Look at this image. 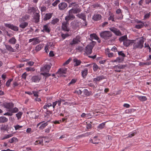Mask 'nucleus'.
<instances>
[{"label":"nucleus","mask_w":151,"mask_h":151,"mask_svg":"<svg viewBox=\"0 0 151 151\" xmlns=\"http://www.w3.org/2000/svg\"><path fill=\"white\" fill-rule=\"evenodd\" d=\"M144 42V41L143 38L137 40H134V42H133V49H142L143 47Z\"/></svg>","instance_id":"obj_1"},{"label":"nucleus","mask_w":151,"mask_h":151,"mask_svg":"<svg viewBox=\"0 0 151 151\" xmlns=\"http://www.w3.org/2000/svg\"><path fill=\"white\" fill-rule=\"evenodd\" d=\"M112 33L109 31H104L100 33V35L101 38L105 40H107L112 36Z\"/></svg>","instance_id":"obj_2"},{"label":"nucleus","mask_w":151,"mask_h":151,"mask_svg":"<svg viewBox=\"0 0 151 151\" xmlns=\"http://www.w3.org/2000/svg\"><path fill=\"white\" fill-rule=\"evenodd\" d=\"M81 24V23L80 22L73 21L71 23L70 25L73 29H79V26Z\"/></svg>","instance_id":"obj_3"},{"label":"nucleus","mask_w":151,"mask_h":151,"mask_svg":"<svg viewBox=\"0 0 151 151\" xmlns=\"http://www.w3.org/2000/svg\"><path fill=\"white\" fill-rule=\"evenodd\" d=\"M94 45L93 44V43L92 42L90 43L89 45H87L86 48V52L88 54H90L91 53L92 50L94 46Z\"/></svg>","instance_id":"obj_4"},{"label":"nucleus","mask_w":151,"mask_h":151,"mask_svg":"<svg viewBox=\"0 0 151 151\" xmlns=\"http://www.w3.org/2000/svg\"><path fill=\"white\" fill-rule=\"evenodd\" d=\"M69 24L68 22L66 21L62 22V27L64 31L69 32L70 29L68 27Z\"/></svg>","instance_id":"obj_5"},{"label":"nucleus","mask_w":151,"mask_h":151,"mask_svg":"<svg viewBox=\"0 0 151 151\" xmlns=\"http://www.w3.org/2000/svg\"><path fill=\"white\" fill-rule=\"evenodd\" d=\"M5 25L6 27H8L14 31H18L19 30L17 27L10 24H5Z\"/></svg>","instance_id":"obj_6"},{"label":"nucleus","mask_w":151,"mask_h":151,"mask_svg":"<svg viewBox=\"0 0 151 151\" xmlns=\"http://www.w3.org/2000/svg\"><path fill=\"white\" fill-rule=\"evenodd\" d=\"M68 6L67 3L65 2H61L58 4L59 9L60 10H64Z\"/></svg>","instance_id":"obj_7"},{"label":"nucleus","mask_w":151,"mask_h":151,"mask_svg":"<svg viewBox=\"0 0 151 151\" xmlns=\"http://www.w3.org/2000/svg\"><path fill=\"white\" fill-rule=\"evenodd\" d=\"M110 30L117 36L121 35V33L119 30L116 28L114 27L110 28Z\"/></svg>","instance_id":"obj_8"},{"label":"nucleus","mask_w":151,"mask_h":151,"mask_svg":"<svg viewBox=\"0 0 151 151\" xmlns=\"http://www.w3.org/2000/svg\"><path fill=\"white\" fill-rule=\"evenodd\" d=\"M75 18V16L73 14L68 13V15H67L65 18V19L68 22L69 20H72Z\"/></svg>","instance_id":"obj_9"},{"label":"nucleus","mask_w":151,"mask_h":151,"mask_svg":"<svg viewBox=\"0 0 151 151\" xmlns=\"http://www.w3.org/2000/svg\"><path fill=\"white\" fill-rule=\"evenodd\" d=\"M80 9L78 8H72L68 11V13L72 14H76L81 12Z\"/></svg>","instance_id":"obj_10"},{"label":"nucleus","mask_w":151,"mask_h":151,"mask_svg":"<svg viewBox=\"0 0 151 151\" xmlns=\"http://www.w3.org/2000/svg\"><path fill=\"white\" fill-rule=\"evenodd\" d=\"M134 40H128L127 39L123 42V44L126 47L128 46L129 45H132L134 42Z\"/></svg>","instance_id":"obj_11"},{"label":"nucleus","mask_w":151,"mask_h":151,"mask_svg":"<svg viewBox=\"0 0 151 151\" xmlns=\"http://www.w3.org/2000/svg\"><path fill=\"white\" fill-rule=\"evenodd\" d=\"M41 77L38 76H33L31 79L32 82L37 83L41 79Z\"/></svg>","instance_id":"obj_12"},{"label":"nucleus","mask_w":151,"mask_h":151,"mask_svg":"<svg viewBox=\"0 0 151 151\" xmlns=\"http://www.w3.org/2000/svg\"><path fill=\"white\" fill-rule=\"evenodd\" d=\"M79 40V37L78 36L76 37V38L73 39L72 41L70 43V44L73 45L78 44V42H80Z\"/></svg>","instance_id":"obj_13"},{"label":"nucleus","mask_w":151,"mask_h":151,"mask_svg":"<svg viewBox=\"0 0 151 151\" xmlns=\"http://www.w3.org/2000/svg\"><path fill=\"white\" fill-rule=\"evenodd\" d=\"M3 104L5 108L6 109H11L14 106V104L12 103L5 102Z\"/></svg>","instance_id":"obj_14"},{"label":"nucleus","mask_w":151,"mask_h":151,"mask_svg":"<svg viewBox=\"0 0 151 151\" xmlns=\"http://www.w3.org/2000/svg\"><path fill=\"white\" fill-rule=\"evenodd\" d=\"M50 67L49 65H46L41 69V70L43 72H48L50 70Z\"/></svg>","instance_id":"obj_15"},{"label":"nucleus","mask_w":151,"mask_h":151,"mask_svg":"<svg viewBox=\"0 0 151 151\" xmlns=\"http://www.w3.org/2000/svg\"><path fill=\"white\" fill-rule=\"evenodd\" d=\"M104 78H105L104 76H99L94 78L93 79V81L95 82H96L102 80Z\"/></svg>","instance_id":"obj_16"},{"label":"nucleus","mask_w":151,"mask_h":151,"mask_svg":"<svg viewBox=\"0 0 151 151\" xmlns=\"http://www.w3.org/2000/svg\"><path fill=\"white\" fill-rule=\"evenodd\" d=\"M77 16H78L79 18L82 19L84 21H85L86 20V15L85 14L83 13H81L80 14H78L77 15Z\"/></svg>","instance_id":"obj_17"},{"label":"nucleus","mask_w":151,"mask_h":151,"mask_svg":"<svg viewBox=\"0 0 151 151\" xmlns=\"http://www.w3.org/2000/svg\"><path fill=\"white\" fill-rule=\"evenodd\" d=\"M126 65H121L120 64H118L117 65L114 66V69H123L124 68L126 67Z\"/></svg>","instance_id":"obj_18"},{"label":"nucleus","mask_w":151,"mask_h":151,"mask_svg":"<svg viewBox=\"0 0 151 151\" xmlns=\"http://www.w3.org/2000/svg\"><path fill=\"white\" fill-rule=\"evenodd\" d=\"M6 49L8 51L12 52H15L14 49L10 45H5Z\"/></svg>","instance_id":"obj_19"},{"label":"nucleus","mask_w":151,"mask_h":151,"mask_svg":"<svg viewBox=\"0 0 151 151\" xmlns=\"http://www.w3.org/2000/svg\"><path fill=\"white\" fill-rule=\"evenodd\" d=\"M101 16L99 14H95L93 17V19L96 21L99 20L101 18Z\"/></svg>","instance_id":"obj_20"},{"label":"nucleus","mask_w":151,"mask_h":151,"mask_svg":"<svg viewBox=\"0 0 151 151\" xmlns=\"http://www.w3.org/2000/svg\"><path fill=\"white\" fill-rule=\"evenodd\" d=\"M67 70V69L66 68H60L59 70L57 73L60 74L61 73L64 74L66 73Z\"/></svg>","instance_id":"obj_21"},{"label":"nucleus","mask_w":151,"mask_h":151,"mask_svg":"<svg viewBox=\"0 0 151 151\" xmlns=\"http://www.w3.org/2000/svg\"><path fill=\"white\" fill-rule=\"evenodd\" d=\"M52 16V14L50 13L46 14L43 18L44 21H46L50 19Z\"/></svg>","instance_id":"obj_22"},{"label":"nucleus","mask_w":151,"mask_h":151,"mask_svg":"<svg viewBox=\"0 0 151 151\" xmlns=\"http://www.w3.org/2000/svg\"><path fill=\"white\" fill-rule=\"evenodd\" d=\"M40 18V15L38 13H36L35 15L34 19H35V22L37 23L39 22Z\"/></svg>","instance_id":"obj_23"},{"label":"nucleus","mask_w":151,"mask_h":151,"mask_svg":"<svg viewBox=\"0 0 151 151\" xmlns=\"http://www.w3.org/2000/svg\"><path fill=\"white\" fill-rule=\"evenodd\" d=\"M29 115L32 118H34L36 119L37 118L38 116L35 115V111H29Z\"/></svg>","instance_id":"obj_24"},{"label":"nucleus","mask_w":151,"mask_h":151,"mask_svg":"<svg viewBox=\"0 0 151 151\" xmlns=\"http://www.w3.org/2000/svg\"><path fill=\"white\" fill-rule=\"evenodd\" d=\"M8 42L10 44L14 45L16 42V40L14 37H12L9 40Z\"/></svg>","instance_id":"obj_25"},{"label":"nucleus","mask_w":151,"mask_h":151,"mask_svg":"<svg viewBox=\"0 0 151 151\" xmlns=\"http://www.w3.org/2000/svg\"><path fill=\"white\" fill-rule=\"evenodd\" d=\"M73 61L75 63V64L74 65L75 66H78L80 64L81 62L80 60H78L76 58L73 59Z\"/></svg>","instance_id":"obj_26"},{"label":"nucleus","mask_w":151,"mask_h":151,"mask_svg":"<svg viewBox=\"0 0 151 151\" xmlns=\"http://www.w3.org/2000/svg\"><path fill=\"white\" fill-rule=\"evenodd\" d=\"M43 30L48 33H49L50 32V29L48 27V24L45 25L43 26Z\"/></svg>","instance_id":"obj_27"},{"label":"nucleus","mask_w":151,"mask_h":151,"mask_svg":"<svg viewBox=\"0 0 151 151\" xmlns=\"http://www.w3.org/2000/svg\"><path fill=\"white\" fill-rule=\"evenodd\" d=\"M28 25V24L27 22H24L21 23L19 25V27L22 28L24 29Z\"/></svg>","instance_id":"obj_28"},{"label":"nucleus","mask_w":151,"mask_h":151,"mask_svg":"<svg viewBox=\"0 0 151 151\" xmlns=\"http://www.w3.org/2000/svg\"><path fill=\"white\" fill-rule=\"evenodd\" d=\"M137 97L140 101H145L147 99L146 97L145 96H138Z\"/></svg>","instance_id":"obj_29"},{"label":"nucleus","mask_w":151,"mask_h":151,"mask_svg":"<svg viewBox=\"0 0 151 151\" xmlns=\"http://www.w3.org/2000/svg\"><path fill=\"white\" fill-rule=\"evenodd\" d=\"M36 11V9L33 7H31L29 8L28 10V12L31 13L32 12H35Z\"/></svg>","instance_id":"obj_30"},{"label":"nucleus","mask_w":151,"mask_h":151,"mask_svg":"<svg viewBox=\"0 0 151 151\" xmlns=\"http://www.w3.org/2000/svg\"><path fill=\"white\" fill-rule=\"evenodd\" d=\"M88 70L87 68H85L83 71H82V75L83 78H84L87 75Z\"/></svg>","instance_id":"obj_31"},{"label":"nucleus","mask_w":151,"mask_h":151,"mask_svg":"<svg viewBox=\"0 0 151 151\" xmlns=\"http://www.w3.org/2000/svg\"><path fill=\"white\" fill-rule=\"evenodd\" d=\"M7 121L8 119L4 116L0 117V123H4Z\"/></svg>","instance_id":"obj_32"},{"label":"nucleus","mask_w":151,"mask_h":151,"mask_svg":"<svg viewBox=\"0 0 151 151\" xmlns=\"http://www.w3.org/2000/svg\"><path fill=\"white\" fill-rule=\"evenodd\" d=\"M127 38V36L126 35L124 36H122L121 37H120L119 38V41L120 42H123H123H124V41L126 40Z\"/></svg>","instance_id":"obj_33"},{"label":"nucleus","mask_w":151,"mask_h":151,"mask_svg":"<svg viewBox=\"0 0 151 151\" xmlns=\"http://www.w3.org/2000/svg\"><path fill=\"white\" fill-rule=\"evenodd\" d=\"M144 24L143 23H141V24L136 25L135 26V28L137 29H139L143 27Z\"/></svg>","instance_id":"obj_34"},{"label":"nucleus","mask_w":151,"mask_h":151,"mask_svg":"<svg viewBox=\"0 0 151 151\" xmlns=\"http://www.w3.org/2000/svg\"><path fill=\"white\" fill-rule=\"evenodd\" d=\"M43 142V140L42 138H39L38 140H37L35 142V145H37L38 144H41Z\"/></svg>","instance_id":"obj_35"},{"label":"nucleus","mask_w":151,"mask_h":151,"mask_svg":"<svg viewBox=\"0 0 151 151\" xmlns=\"http://www.w3.org/2000/svg\"><path fill=\"white\" fill-rule=\"evenodd\" d=\"M77 6H78V5L76 2H72L69 4V7H73V8Z\"/></svg>","instance_id":"obj_36"},{"label":"nucleus","mask_w":151,"mask_h":151,"mask_svg":"<svg viewBox=\"0 0 151 151\" xmlns=\"http://www.w3.org/2000/svg\"><path fill=\"white\" fill-rule=\"evenodd\" d=\"M59 21V19L58 18H55L53 19L51 22V24H55L57 23Z\"/></svg>","instance_id":"obj_37"},{"label":"nucleus","mask_w":151,"mask_h":151,"mask_svg":"<svg viewBox=\"0 0 151 151\" xmlns=\"http://www.w3.org/2000/svg\"><path fill=\"white\" fill-rule=\"evenodd\" d=\"M42 47V46L41 44H39L36 46L35 47V50L37 51H39Z\"/></svg>","instance_id":"obj_38"},{"label":"nucleus","mask_w":151,"mask_h":151,"mask_svg":"<svg viewBox=\"0 0 151 151\" xmlns=\"http://www.w3.org/2000/svg\"><path fill=\"white\" fill-rule=\"evenodd\" d=\"M34 41H35V42L33 43V45L37 44L40 42V40L37 37L34 38Z\"/></svg>","instance_id":"obj_39"},{"label":"nucleus","mask_w":151,"mask_h":151,"mask_svg":"<svg viewBox=\"0 0 151 151\" xmlns=\"http://www.w3.org/2000/svg\"><path fill=\"white\" fill-rule=\"evenodd\" d=\"M22 114V112L19 111L16 114V116L17 118L18 119H19L21 118Z\"/></svg>","instance_id":"obj_40"},{"label":"nucleus","mask_w":151,"mask_h":151,"mask_svg":"<svg viewBox=\"0 0 151 151\" xmlns=\"http://www.w3.org/2000/svg\"><path fill=\"white\" fill-rule=\"evenodd\" d=\"M18 111V109L16 107H15L13 109H11L9 110V111L12 112V113H16Z\"/></svg>","instance_id":"obj_41"},{"label":"nucleus","mask_w":151,"mask_h":151,"mask_svg":"<svg viewBox=\"0 0 151 151\" xmlns=\"http://www.w3.org/2000/svg\"><path fill=\"white\" fill-rule=\"evenodd\" d=\"M47 125V122H46L42 124L40 127L39 128L40 129H43Z\"/></svg>","instance_id":"obj_42"},{"label":"nucleus","mask_w":151,"mask_h":151,"mask_svg":"<svg viewBox=\"0 0 151 151\" xmlns=\"http://www.w3.org/2000/svg\"><path fill=\"white\" fill-rule=\"evenodd\" d=\"M105 122H104V123L100 124L99 125L98 128L100 129H102L103 128H104L105 125Z\"/></svg>","instance_id":"obj_43"},{"label":"nucleus","mask_w":151,"mask_h":151,"mask_svg":"<svg viewBox=\"0 0 151 151\" xmlns=\"http://www.w3.org/2000/svg\"><path fill=\"white\" fill-rule=\"evenodd\" d=\"M41 74L42 75H43L44 76H45L46 77H49V76H50V75H51V74H50L47 73L46 72L41 73Z\"/></svg>","instance_id":"obj_44"},{"label":"nucleus","mask_w":151,"mask_h":151,"mask_svg":"<svg viewBox=\"0 0 151 151\" xmlns=\"http://www.w3.org/2000/svg\"><path fill=\"white\" fill-rule=\"evenodd\" d=\"M61 36L63 39H64L66 37H68L69 36V35L68 34H62L61 35Z\"/></svg>","instance_id":"obj_45"},{"label":"nucleus","mask_w":151,"mask_h":151,"mask_svg":"<svg viewBox=\"0 0 151 151\" xmlns=\"http://www.w3.org/2000/svg\"><path fill=\"white\" fill-rule=\"evenodd\" d=\"M60 2L59 0H56L54 3L52 4V5L54 6H55Z\"/></svg>","instance_id":"obj_46"},{"label":"nucleus","mask_w":151,"mask_h":151,"mask_svg":"<svg viewBox=\"0 0 151 151\" xmlns=\"http://www.w3.org/2000/svg\"><path fill=\"white\" fill-rule=\"evenodd\" d=\"M118 54L119 55L121 56L123 58L126 56L122 52V51L119 52Z\"/></svg>","instance_id":"obj_47"},{"label":"nucleus","mask_w":151,"mask_h":151,"mask_svg":"<svg viewBox=\"0 0 151 151\" xmlns=\"http://www.w3.org/2000/svg\"><path fill=\"white\" fill-rule=\"evenodd\" d=\"M13 79H9L6 82V85L8 87L9 86L10 82L12 81Z\"/></svg>","instance_id":"obj_48"},{"label":"nucleus","mask_w":151,"mask_h":151,"mask_svg":"<svg viewBox=\"0 0 151 151\" xmlns=\"http://www.w3.org/2000/svg\"><path fill=\"white\" fill-rule=\"evenodd\" d=\"M17 138L16 137H13L10 140L9 142L11 143H12L14 142L16 140H17Z\"/></svg>","instance_id":"obj_49"},{"label":"nucleus","mask_w":151,"mask_h":151,"mask_svg":"<svg viewBox=\"0 0 151 151\" xmlns=\"http://www.w3.org/2000/svg\"><path fill=\"white\" fill-rule=\"evenodd\" d=\"M26 70L28 71H35V69L34 68H32L31 67L27 68H26Z\"/></svg>","instance_id":"obj_50"},{"label":"nucleus","mask_w":151,"mask_h":151,"mask_svg":"<svg viewBox=\"0 0 151 151\" xmlns=\"http://www.w3.org/2000/svg\"><path fill=\"white\" fill-rule=\"evenodd\" d=\"M83 91L84 92V93L87 96H88L89 95V92L87 89H84V90Z\"/></svg>","instance_id":"obj_51"},{"label":"nucleus","mask_w":151,"mask_h":151,"mask_svg":"<svg viewBox=\"0 0 151 151\" xmlns=\"http://www.w3.org/2000/svg\"><path fill=\"white\" fill-rule=\"evenodd\" d=\"M117 60L119 62H121L124 60V58H120V57H118L117 58Z\"/></svg>","instance_id":"obj_52"},{"label":"nucleus","mask_w":151,"mask_h":151,"mask_svg":"<svg viewBox=\"0 0 151 151\" xmlns=\"http://www.w3.org/2000/svg\"><path fill=\"white\" fill-rule=\"evenodd\" d=\"M12 136H13V135H12V134H8V135H6L5 136V137H4L3 138V139H7V138H9L10 137H12Z\"/></svg>","instance_id":"obj_53"},{"label":"nucleus","mask_w":151,"mask_h":151,"mask_svg":"<svg viewBox=\"0 0 151 151\" xmlns=\"http://www.w3.org/2000/svg\"><path fill=\"white\" fill-rule=\"evenodd\" d=\"M70 61L71 59L69 58L63 64V65H65L68 64Z\"/></svg>","instance_id":"obj_54"},{"label":"nucleus","mask_w":151,"mask_h":151,"mask_svg":"<svg viewBox=\"0 0 151 151\" xmlns=\"http://www.w3.org/2000/svg\"><path fill=\"white\" fill-rule=\"evenodd\" d=\"M22 126H20L19 125H17L14 126L15 129L17 130L19 129V128H22Z\"/></svg>","instance_id":"obj_55"},{"label":"nucleus","mask_w":151,"mask_h":151,"mask_svg":"<svg viewBox=\"0 0 151 151\" xmlns=\"http://www.w3.org/2000/svg\"><path fill=\"white\" fill-rule=\"evenodd\" d=\"M150 13H148L145 14L144 16V19L148 18L150 17Z\"/></svg>","instance_id":"obj_56"},{"label":"nucleus","mask_w":151,"mask_h":151,"mask_svg":"<svg viewBox=\"0 0 151 151\" xmlns=\"http://www.w3.org/2000/svg\"><path fill=\"white\" fill-rule=\"evenodd\" d=\"M27 76V74H26V73H23L22 75V78L24 79H26V77Z\"/></svg>","instance_id":"obj_57"},{"label":"nucleus","mask_w":151,"mask_h":151,"mask_svg":"<svg viewBox=\"0 0 151 151\" xmlns=\"http://www.w3.org/2000/svg\"><path fill=\"white\" fill-rule=\"evenodd\" d=\"M94 36V39L95 40H99V37L95 34H91V36Z\"/></svg>","instance_id":"obj_58"},{"label":"nucleus","mask_w":151,"mask_h":151,"mask_svg":"<svg viewBox=\"0 0 151 151\" xmlns=\"http://www.w3.org/2000/svg\"><path fill=\"white\" fill-rule=\"evenodd\" d=\"M98 68V66L94 64L93 66V70L94 71H96Z\"/></svg>","instance_id":"obj_59"},{"label":"nucleus","mask_w":151,"mask_h":151,"mask_svg":"<svg viewBox=\"0 0 151 151\" xmlns=\"http://www.w3.org/2000/svg\"><path fill=\"white\" fill-rule=\"evenodd\" d=\"M7 128V127L6 125H2L1 127V129L5 130H6Z\"/></svg>","instance_id":"obj_60"},{"label":"nucleus","mask_w":151,"mask_h":151,"mask_svg":"<svg viewBox=\"0 0 151 151\" xmlns=\"http://www.w3.org/2000/svg\"><path fill=\"white\" fill-rule=\"evenodd\" d=\"M49 55L50 57H53L54 56L53 52L52 51H51L49 53Z\"/></svg>","instance_id":"obj_61"},{"label":"nucleus","mask_w":151,"mask_h":151,"mask_svg":"<svg viewBox=\"0 0 151 151\" xmlns=\"http://www.w3.org/2000/svg\"><path fill=\"white\" fill-rule=\"evenodd\" d=\"M12 112L11 111H10V112H7L6 113H5L4 115H7L8 116H11L12 115Z\"/></svg>","instance_id":"obj_62"},{"label":"nucleus","mask_w":151,"mask_h":151,"mask_svg":"<svg viewBox=\"0 0 151 151\" xmlns=\"http://www.w3.org/2000/svg\"><path fill=\"white\" fill-rule=\"evenodd\" d=\"M136 134V132H134L132 134H129V135L128 136V137H131L132 136H133L135 134Z\"/></svg>","instance_id":"obj_63"},{"label":"nucleus","mask_w":151,"mask_h":151,"mask_svg":"<svg viewBox=\"0 0 151 151\" xmlns=\"http://www.w3.org/2000/svg\"><path fill=\"white\" fill-rule=\"evenodd\" d=\"M76 82V81L74 79H72L70 82L69 83V85H70Z\"/></svg>","instance_id":"obj_64"}]
</instances>
